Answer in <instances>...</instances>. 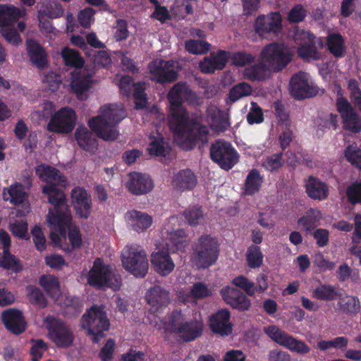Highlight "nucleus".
<instances>
[{
	"instance_id": "4c0bfd02",
	"label": "nucleus",
	"mask_w": 361,
	"mask_h": 361,
	"mask_svg": "<svg viewBox=\"0 0 361 361\" xmlns=\"http://www.w3.org/2000/svg\"><path fill=\"white\" fill-rule=\"evenodd\" d=\"M26 49L33 64L39 68H43L47 66V54L39 44L32 39H27Z\"/></svg>"
},
{
	"instance_id": "5701e85b",
	"label": "nucleus",
	"mask_w": 361,
	"mask_h": 361,
	"mask_svg": "<svg viewBox=\"0 0 361 361\" xmlns=\"http://www.w3.org/2000/svg\"><path fill=\"white\" fill-rule=\"evenodd\" d=\"M71 204L78 217L87 219L91 214L92 199L86 190L80 187L75 188L71 191Z\"/></svg>"
},
{
	"instance_id": "6e6552de",
	"label": "nucleus",
	"mask_w": 361,
	"mask_h": 361,
	"mask_svg": "<svg viewBox=\"0 0 361 361\" xmlns=\"http://www.w3.org/2000/svg\"><path fill=\"white\" fill-rule=\"evenodd\" d=\"M87 283L96 288H109L117 290L121 288V280L114 266L97 258L87 274Z\"/></svg>"
},
{
	"instance_id": "423d86ee",
	"label": "nucleus",
	"mask_w": 361,
	"mask_h": 361,
	"mask_svg": "<svg viewBox=\"0 0 361 361\" xmlns=\"http://www.w3.org/2000/svg\"><path fill=\"white\" fill-rule=\"evenodd\" d=\"M126 116L127 112L121 104H106L99 108L97 116L88 121V125L99 138L113 141L119 136L118 124Z\"/></svg>"
},
{
	"instance_id": "6e6d98bb",
	"label": "nucleus",
	"mask_w": 361,
	"mask_h": 361,
	"mask_svg": "<svg viewBox=\"0 0 361 361\" xmlns=\"http://www.w3.org/2000/svg\"><path fill=\"white\" fill-rule=\"evenodd\" d=\"M0 33L5 40L12 45L18 46L22 43V39L13 25L0 28Z\"/></svg>"
},
{
	"instance_id": "f3484780",
	"label": "nucleus",
	"mask_w": 361,
	"mask_h": 361,
	"mask_svg": "<svg viewBox=\"0 0 361 361\" xmlns=\"http://www.w3.org/2000/svg\"><path fill=\"white\" fill-rule=\"evenodd\" d=\"M63 13V9L61 5L53 1H44L42 7L38 11V18L39 28L41 31L47 35L49 38H52L56 35V30L52 27L49 20L46 18H56L60 17Z\"/></svg>"
},
{
	"instance_id": "774afa93",
	"label": "nucleus",
	"mask_w": 361,
	"mask_h": 361,
	"mask_svg": "<svg viewBox=\"0 0 361 361\" xmlns=\"http://www.w3.org/2000/svg\"><path fill=\"white\" fill-rule=\"evenodd\" d=\"M349 201L355 204L361 202V180L353 183L346 191Z\"/></svg>"
},
{
	"instance_id": "e433bc0d",
	"label": "nucleus",
	"mask_w": 361,
	"mask_h": 361,
	"mask_svg": "<svg viewBox=\"0 0 361 361\" xmlns=\"http://www.w3.org/2000/svg\"><path fill=\"white\" fill-rule=\"evenodd\" d=\"M197 183L196 178L190 170L178 171L172 178L171 185L177 190L183 191L192 189Z\"/></svg>"
},
{
	"instance_id": "0e129e2a",
	"label": "nucleus",
	"mask_w": 361,
	"mask_h": 361,
	"mask_svg": "<svg viewBox=\"0 0 361 361\" xmlns=\"http://www.w3.org/2000/svg\"><path fill=\"white\" fill-rule=\"evenodd\" d=\"M348 161L361 169V149L356 145H350L345 152Z\"/></svg>"
},
{
	"instance_id": "39448f33",
	"label": "nucleus",
	"mask_w": 361,
	"mask_h": 361,
	"mask_svg": "<svg viewBox=\"0 0 361 361\" xmlns=\"http://www.w3.org/2000/svg\"><path fill=\"white\" fill-rule=\"evenodd\" d=\"M169 102V126L175 135V140L178 145H183V130L188 118L185 109L181 105L183 99L190 103L197 102V95L185 83L176 84L168 94Z\"/></svg>"
},
{
	"instance_id": "e2e57ef3",
	"label": "nucleus",
	"mask_w": 361,
	"mask_h": 361,
	"mask_svg": "<svg viewBox=\"0 0 361 361\" xmlns=\"http://www.w3.org/2000/svg\"><path fill=\"white\" fill-rule=\"evenodd\" d=\"M171 11L175 15L183 18L185 15L192 13L190 0H176Z\"/></svg>"
},
{
	"instance_id": "393cba45",
	"label": "nucleus",
	"mask_w": 361,
	"mask_h": 361,
	"mask_svg": "<svg viewBox=\"0 0 361 361\" xmlns=\"http://www.w3.org/2000/svg\"><path fill=\"white\" fill-rule=\"evenodd\" d=\"M122 94L128 95L132 88L134 89L133 97L136 109H143L147 104L146 94L144 92L145 83H133L129 76H122L118 84Z\"/></svg>"
},
{
	"instance_id": "603ef678",
	"label": "nucleus",
	"mask_w": 361,
	"mask_h": 361,
	"mask_svg": "<svg viewBox=\"0 0 361 361\" xmlns=\"http://www.w3.org/2000/svg\"><path fill=\"white\" fill-rule=\"evenodd\" d=\"M185 49L192 54H203L210 49V44L201 39H188L185 42Z\"/></svg>"
},
{
	"instance_id": "a211bd4d",
	"label": "nucleus",
	"mask_w": 361,
	"mask_h": 361,
	"mask_svg": "<svg viewBox=\"0 0 361 361\" xmlns=\"http://www.w3.org/2000/svg\"><path fill=\"white\" fill-rule=\"evenodd\" d=\"M178 64L174 61L156 59L149 64L152 80L158 82H171L176 79Z\"/></svg>"
},
{
	"instance_id": "f8f14e48",
	"label": "nucleus",
	"mask_w": 361,
	"mask_h": 361,
	"mask_svg": "<svg viewBox=\"0 0 361 361\" xmlns=\"http://www.w3.org/2000/svg\"><path fill=\"white\" fill-rule=\"evenodd\" d=\"M44 324L48 330L49 339L58 347L67 348L72 345L74 336L66 324L51 316L44 319Z\"/></svg>"
},
{
	"instance_id": "2eb2a0df",
	"label": "nucleus",
	"mask_w": 361,
	"mask_h": 361,
	"mask_svg": "<svg viewBox=\"0 0 361 361\" xmlns=\"http://www.w3.org/2000/svg\"><path fill=\"white\" fill-rule=\"evenodd\" d=\"M212 160L221 168L229 170L238 161V154L232 145L227 142L217 141L211 147Z\"/></svg>"
},
{
	"instance_id": "473e14b6",
	"label": "nucleus",
	"mask_w": 361,
	"mask_h": 361,
	"mask_svg": "<svg viewBox=\"0 0 361 361\" xmlns=\"http://www.w3.org/2000/svg\"><path fill=\"white\" fill-rule=\"evenodd\" d=\"M125 221L128 227L137 232H142L152 224V218L149 215L136 210L128 212Z\"/></svg>"
},
{
	"instance_id": "c756f323",
	"label": "nucleus",
	"mask_w": 361,
	"mask_h": 361,
	"mask_svg": "<svg viewBox=\"0 0 361 361\" xmlns=\"http://www.w3.org/2000/svg\"><path fill=\"white\" fill-rule=\"evenodd\" d=\"M229 52L226 51L212 53L200 62V68L204 73H211L216 70L223 69L226 64Z\"/></svg>"
},
{
	"instance_id": "9b49d317",
	"label": "nucleus",
	"mask_w": 361,
	"mask_h": 361,
	"mask_svg": "<svg viewBox=\"0 0 361 361\" xmlns=\"http://www.w3.org/2000/svg\"><path fill=\"white\" fill-rule=\"evenodd\" d=\"M81 326L87 331L94 342L98 343L104 338V331L108 330L109 322L102 307L92 306L82 316Z\"/></svg>"
},
{
	"instance_id": "49530a36",
	"label": "nucleus",
	"mask_w": 361,
	"mask_h": 361,
	"mask_svg": "<svg viewBox=\"0 0 361 361\" xmlns=\"http://www.w3.org/2000/svg\"><path fill=\"white\" fill-rule=\"evenodd\" d=\"M327 45L330 52L335 57L343 56L345 51L342 37L338 34H331L328 37Z\"/></svg>"
},
{
	"instance_id": "7ed1b4c3",
	"label": "nucleus",
	"mask_w": 361,
	"mask_h": 361,
	"mask_svg": "<svg viewBox=\"0 0 361 361\" xmlns=\"http://www.w3.org/2000/svg\"><path fill=\"white\" fill-rule=\"evenodd\" d=\"M260 63L244 70L243 75L250 80H264L271 72H279L284 68L292 59V54L286 46L281 43L266 45L259 56Z\"/></svg>"
},
{
	"instance_id": "ddd939ff",
	"label": "nucleus",
	"mask_w": 361,
	"mask_h": 361,
	"mask_svg": "<svg viewBox=\"0 0 361 361\" xmlns=\"http://www.w3.org/2000/svg\"><path fill=\"white\" fill-rule=\"evenodd\" d=\"M76 120V114L72 108H61L51 115L47 130L56 133H69L74 129Z\"/></svg>"
},
{
	"instance_id": "bb28decb",
	"label": "nucleus",
	"mask_w": 361,
	"mask_h": 361,
	"mask_svg": "<svg viewBox=\"0 0 361 361\" xmlns=\"http://www.w3.org/2000/svg\"><path fill=\"white\" fill-rule=\"evenodd\" d=\"M1 319L6 329L14 334H22L26 328V322L20 311L10 308L1 314Z\"/></svg>"
},
{
	"instance_id": "c9c22d12",
	"label": "nucleus",
	"mask_w": 361,
	"mask_h": 361,
	"mask_svg": "<svg viewBox=\"0 0 361 361\" xmlns=\"http://www.w3.org/2000/svg\"><path fill=\"white\" fill-rule=\"evenodd\" d=\"M26 15L25 10L11 4H0V28L13 25V22Z\"/></svg>"
},
{
	"instance_id": "0eeeda50",
	"label": "nucleus",
	"mask_w": 361,
	"mask_h": 361,
	"mask_svg": "<svg viewBox=\"0 0 361 361\" xmlns=\"http://www.w3.org/2000/svg\"><path fill=\"white\" fill-rule=\"evenodd\" d=\"M161 334H175L184 341H190L202 334L203 323L200 320H188L186 315L180 311L173 312L167 322H163L159 318L154 317L150 322Z\"/></svg>"
},
{
	"instance_id": "bf43d9fd",
	"label": "nucleus",
	"mask_w": 361,
	"mask_h": 361,
	"mask_svg": "<svg viewBox=\"0 0 361 361\" xmlns=\"http://www.w3.org/2000/svg\"><path fill=\"white\" fill-rule=\"evenodd\" d=\"M10 231L13 235L19 238L25 239L28 236V225L23 220H16L10 223Z\"/></svg>"
},
{
	"instance_id": "cd10ccee",
	"label": "nucleus",
	"mask_w": 361,
	"mask_h": 361,
	"mask_svg": "<svg viewBox=\"0 0 361 361\" xmlns=\"http://www.w3.org/2000/svg\"><path fill=\"white\" fill-rule=\"evenodd\" d=\"M221 295L228 305L240 311L247 310L251 305L250 300L234 288L226 286L222 288Z\"/></svg>"
},
{
	"instance_id": "2f4dec72",
	"label": "nucleus",
	"mask_w": 361,
	"mask_h": 361,
	"mask_svg": "<svg viewBox=\"0 0 361 361\" xmlns=\"http://www.w3.org/2000/svg\"><path fill=\"white\" fill-rule=\"evenodd\" d=\"M230 314L226 310H221L209 319V326L214 333L227 336L232 331V325L229 321Z\"/></svg>"
},
{
	"instance_id": "a878e982",
	"label": "nucleus",
	"mask_w": 361,
	"mask_h": 361,
	"mask_svg": "<svg viewBox=\"0 0 361 361\" xmlns=\"http://www.w3.org/2000/svg\"><path fill=\"white\" fill-rule=\"evenodd\" d=\"M145 298L149 305V310L153 313L159 312L170 302L169 292L158 286L149 288L146 293Z\"/></svg>"
},
{
	"instance_id": "aec40b11",
	"label": "nucleus",
	"mask_w": 361,
	"mask_h": 361,
	"mask_svg": "<svg viewBox=\"0 0 361 361\" xmlns=\"http://www.w3.org/2000/svg\"><path fill=\"white\" fill-rule=\"evenodd\" d=\"M293 39L298 45V53L300 57L310 61L317 60L320 54L316 49L313 36L304 30L297 29L293 35Z\"/></svg>"
},
{
	"instance_id": "1a4fd4ad",
	"label": "nucleus",
	"mask_w": 361,
	"mask_h": 361,
	"mask_svg": "<svg viewBox=\"0 0 361 361\" xmlns=\"http://www.w3.org/2000/svg\"><path fill=\"white\" fill-rule=\"evenodd\" d=\"M121 259L123 268L134 276L144 277L147 273V255L140 246H126L122 250Z\"/></svg>"
},
{
	"instance_id": "052dcab7",
	"label": "nucleus",
	"mask_w": 361,
	"mask_h": 361,
	"mask_svg": "<svg viewBox=\"0 0 361 361\" xmlns=\"http://www.w3.org/2000/svg\"><path fill=\"white\" fill-rule=\"evenodd\" d=\"M228 59H230L231 63L236 66H244L254 62L255 57L250 54L244 52H229Z\"/></svg>"
},
{
	"instance_id": "f03ea898",
	"label": "nucleus",
	"mask_w": 361,
	"mask_h": 361,
	"mask_svg": "<svg viewBox=\"0 0 361 361\" xmlns=\"http://www.w3.org/2000/svg\"><path fill=\"white\" fill-rule=\"evenodd\" d=\"M180 226L178 216L170 217L164 223L160 235L155 241L156 248L151 255V262L155 271L161 276H168L175 268L169 250H183L189 243L188 235Z\"/></svg>"
},
{
	"instance_id": "58836bf2",
	"label": "nucleus",
	"mask_w": 361,
	"mask_h": 361,
	"mask_svg": "<svg viewBox=\"0 0 361 361\" xmlns=\"http://www.w3.org/2000/svg\"><path fill=\"white\" fill-rule=\"evenodd\" d=\"M39 284L50 298L61 303V290L59 279L56 276L44 275L39 279Z\"/></svg>"
},
{
	"instance_id": "4d7b16f0",
	"label": "nucleus",
	"mask_w": 361,
	"mask_h": 361,
	"mask_svg": "<svg viewBox=\"0 0 361 361\" xmlns=\"http://www.w3.org/2000/svg\"><path fill=\"white\" fill-rule=\"evenodd\" d=\"M247 261L250 267H259L263 261V255L258 246H251L247 252Z\"/></svg>"
},
{
	"instance_id": "c03bdc74",
	"label": "nucleus",
	"mask_w": 361,
	"mask_h": 361,
	"mask_svg": "<svg viewBox=\"0 0 361 361\" xmlns=\"http://www.w3.org/2000/svg\"><path fill=\"white\" fill-rule=\"evenodd\" d=\"M263 178L257 170H252L247 174L245 183V192L247 195L257 192L262 183Z\"/></svg>"
},
{
	"instance_id": "864d4df0",
	"label": "nucleus",
	"mask_w": 361,
	"mask_h": 361,
	"mask_svg": "<svg viewBox=\"0 0 361 361\" xmlns=\"http://www.w3.org/2000/svg\"><path fill=\"white\" fill-rule=\"evenodd\" d=\"M338 295V293L332 286H320L312 291V297L317 300H333Z\"/></svg>"
},
{
	"instance_id": "680f3d73",
	"label": "nucleus",
	"mask_w": 361,
	"mask_h": 361,
	"mask_svg": "<svg viewBox=\"0 0 361 361\" xmlns=\"http://www.w3.org/2000/svg\"><path fill=\"white\" fill-rule=\"evenodd\" d=\"M314 265L319 269L320 271H327L335 268V262L330 261L322 252H317L314 257Z\"/></svg>"
},
{
	"instance_id": "a19ab883",
	"label": "nucleus",
	"mask_w": 361,
	"mask_h": 361,
	"mask_svg": "<svg viewBox=\"0 0 361 361\" xmlns=\"http://www.w3.org/2000/svg\"><path fill=\"white\" fill-rule=\"evenodd\" d=\"M149 139L147 151L150 155L165 157L169 153V147L159 133L150 136Z\"/></svg>"
},
{
	"instance_id": "79ce46f5",
	"label": "nucleus",
	"mask_w": 361,
	"mask_h": 361,
	"mask_svg": "<svg viewBox=\"0 0 361 361\" xmlns=\"http://www.w3.org/2000/svg\"><path fill=\"white\" fill-rule=\"evenodd\" d=\"M322 218V214L319 209L311 208L306 212L305 215L298 219V225L305 231H310Z\"/></svg>"
},
{
	"instance_id": "c85d7f7f",
	"label": "nucleus",
	"mask_w": 361,
	"mask_h": 361,
	"mask_svg": "<svg viewBox=\"0 0 361 361\" xmlns=\"http://www.w3.org/2000/svg\"><path fill=\"white\" fill-rule=\"evenodd\" d=\"M93 83L91 74H87L84 70L76 71L72 76L71 88L78 98L83 99L86 96L85 93L92 87Z\"/></svg>"
},
{
	"instance_id": "de8ad7c7",
	"label": "nucleus",
	"mask_w": 361,
	"mask_h": 361,
	"mask_svg": "<svg viewBox=\"0 0 361 361\" xmlns=\"http://www.w3.org/2000/svg\"><path fill=\"white\" fill-rule=\"evenodd\" d=\"M252 92V87L246 82H240L233 86L229 91L228 99L235 102L240 99L250 95Z\"/></svg>"
},
{
	"instance_id": "09e8293b",
	"label": "nucleus",
	"mask_w": 361,
	"mask_h": 361,
	"mask_svg": "<svg viewBox=\"0 0 361 361\" xmlns=\"http://www.w3.org/2000/svg\"><path fill=\"white\" fill-rule=\"evenodd\" d=\"M61 56L66 66H70L78 68L82 67L84 64L83 59L76 51L71 48H64L61 51Z\"/></svg>"
},
{
	"instance_id": "37998d69",
	"label": "nucleus",
	"mask_w": 361,
	"mask_h": 361,
	"mask_svg": "<svg viewBox=\"0 0 361 361\" xmlns=\"http://www.w3.org/2000/svg\"><path fill=\"white\" fill-rule=\"evenodd\" d=\"M338 305L341 311L350 314H356L360 310V300L353 295H346L341 297Z\"/></svg>"
},
{
	"instance_id": "338daca9",
	"label": "nucleus",
	"mask_w": 361,
	"mask_h": 361,
	"mask_svg": "<svg viewBox=\"0 0 361 361\" xmlns=\"http://www.w3.org/2000/svg\"><path fill=\"white\" fill-rule=\"evenodd\" d=\"M31 233L36 248L40 252L44 251L46 249L47 244L42 228L38 226H35L32 228Z\"/></svg>"
},
{
	"instance_id": "f257e3e1",
	"label": "nucleus",
	"mask_w": 361,
	"mask_h": 361,
	"mask_svg": "<svg viewBox=\"0 0 361 361\" xmlns=\"http://www.w3.org/2000/svg\"><path fill=\"white\" fill-rule=\"evenodd\" d=\"M42 192L47 196L48 202L54 207L53 209H49L47 216L51 243L54 246L68 252V239L73 249L80 248L82 245V237L78 228L72 224V217L65 193L54 184L44 185L42 188Z\"/></svg>"
},
{
	"instance_id": "72a5a7b5",
	"label": "nucleus",
	"mask_w": 361,
	"mask_h": 361,
	"mask_svg": "<svg viewBox=\"0 0 361 361\" xmlns=\"http://www.w3.org/2000/svg\"><path fill=\"white\" fill-rule=\"evenodd\" d=\"M305 192L309 197L314 200H323L329 196V187L319 178L310 176L305 180Z\"/></svg>"
},
{
	"instance_id": "69168bd1",
	"label": "nucleus",
	"mask_w": 361,
	"mask_h": 361,
	"mask_svg": "<svg viewBox=\"0 0 361 361\" xmlns=\"http://www.w3.org/2000/svg\"><path fill=\"white\" fill-rule=\"evenodd\" d=\"M348 91L350 98L355 105L361 111V90L358 83L355 80H350L348 82Z\"/></svg>"
},
{
	"instance_id": "4be33fe9",
	"label": "nucleus",
	"mask_w": 361,
	"mask_h": 361,
	"mask_svg": "<svg viewBox=\"0 0 361 361\" xmlns=\"http://www.w3.org/2000/svg\"><path fill=\"white\" fill-rule=\"evenodd\" d=\"M281 16L279 13H271L267 16H259L255 21V32L264 38L271 34L276 35L281 29Z\"/></svg>"
},
{
	"instance_id": "b1692460",
	"label": "nucleus",
	"mask_w": 361,
	"mask_h": 361,
	"mask_svg": "<svg viewBox=\"0 0 361 361\" xmlns=\"http://www.w3.org/2000/svg\"><path fill=\"white\" fill-rule=\"evenodd\" d=\"M126 185L131 193L137 195L146 194L150 192L154 187L149 176L138 172H132L128 174Z\"/></svg>"
},
{
	"instance_id": "20e7f679",
	"label": "nucleus",
	"mask_w": 361,
	"mask_h": 361,
	"mask_svg": "<svg viewBox=\"0 0 361 361\" xmlns=\"http://www.w3.org/2000/svg\"><path fill=\"white\" fill-rule=\"evenodd\" d=\"M208 124L216 132L224 130L228 126V121L226 114L221 111L214 104L208 106L204 121H195L189 123L186 119V125L184 128V136L182 138L183 145H179L182 148L188 150L192 148L195 142L200 140L202 142L207 140L206 135L208 133V128L204 125Z\"/></svg>"
},
{
	"instance_id": "4468645a",
	"label": "nucleus",
	"mask_w": 361,
	"mask_h": 361,
	"mask_svg": "<svg viewBox=\"0 0 361 361\" xmlns=\"http://www.w3.org/2000/svg\"><path fill=\"white\" fill-rule=\"evenodd\" d=\"M264 331L274 341L288 350L300 354L308 353L310 348L302 341L297 340L274 325L264 327Z\"/></svg>"
},
{
	"instance_id": "8fccbe9b",
	"label": "nucleus",
	"mask_w": 361,
	"mask_h": 361,
	"mask_svg": "<svg viewBox=\"0 0 361 361\" xmlns=\"http://www.w3.org/2000/svg\"><path fill=\"white\" fill-rule=\"evenodd\" d=\"M26 294L29 302L39 308H44L47 305V301L42 291L34 286H28L26 288Z\"/></svg>"
},
{
	"instance_id": "3c124183",
	"label": "nucleus",
	"mask_w": 361,
	"mask_h": 361,
	"mask_svg": "<svg viewBox=\"0 0 361 361\" xmlns=\"http://www.w3.org/2000/svg\"><path fill=\"white\" fill-rule=\"evenodd\" d=\"M0 267L15 272H18L22 269L19 261L9 251H3L0 254Z\"/></svg>"
},
{
	"instance_id": "412c9836",
	"label": "nucleus",
	"mask_w": 361,
	"mask_h": 361,
	"mask_svg": "<svg viewBox=\"0 0 361 361\" xmlns=\"http://www.w3.org/2000/svg\"><path fill=\"white\" fill-rule=\"evenodd\" d=\"M336 106L345 128L353 133L361 131V117L355 113L348 100L339 97Z\"/></svg>"
},
{
	"instance_id": "a18cd8bd",
	"label": "nucleus",
	"mask_w": 361,
	"mask_h": 361,
	"mask_svg": "<svg viewBox=\"0 0 361 361\" xmlns=\"http://www.w3.org/2000/svg\"><path fill=\"white\" fill-rule=\"evenodd\" d=\"M348 344V339L345 336H339L331 340H322L317 343V348L322 351H326L332 348L344 350Z\"/></svg>"
},
{
	"instance_id": "13d9d810",
	"label": "nucleus",
	"mask_w": 361,
	"mask_h": 361,
	"mask_svg": "<svg viewBox=\"0 0 361 361\" xmlns=\"http://www.w3.org/2000/svg\"><path fill=\"white\" fill-rule=\"evenodd\" d=\"M61 78L54 72H49L42 80L44 88L54 92L57 91L61 83Z\"/></svg>"
},
{
	"instance_id": "dca6fc26",
	"label": "nucleus",
	"mask_w": 361,
	"mask_h": 361,
	"mask_svg": "<svg viewBox=\"0 0 361 361\" xmlns=\"http://www.w3.org/2000/svg\"><path fill=\"white\" fill-rule=\"evenodd\" d=\"M318 91V87L307 73L299 72L290 80V94L297 99L315 96Z\"/></svg>"
},
{
	"instance_id": "6ab92c4d",
	"label": "nucleus",
	"mask_w": 361,
	"mask_h": 361,
	"mask_svg": "<svg viewBox=\"0 0 361 361\" xmlns=\"http://www.w3.org/2000/svg\"><path fill=\"white\" fill-rule=\"evenodd\" d=\"M2 197L4 201H8L18 206L22 205L23 209L17 210L16 216H25L30 212L27 194L21 184L15 183L8 188H4L2 190Z\"/></svg>"
},
{
	"instance_id": "7c9ffc66",
	"label": "nucleus",
	"mask_w": 361,
	"mask_h": 361,
	"mask_svg": "<svg viewBox=\"0 0 361 361\" xmlns=\"http://www.w3.org/2000/svg\"><path fill=\"white\" fill-rule=\"evenodd\" d=\"M229 52L226 51L212 53L200 62V68L204 73H211L216 70L223 69L226 64Z\"/></svg>"
},
{
	"instance_id": "f704fd0d",
	"label": "nucleus",
	"mask_w": 361,
	"mask_h": 361,
	"mask_svg": "<svg viewBox=\"0 0 361 361\" xmlns=\"http://www.w3.org/2000/svg\"><path fill=\"white\" fill-rule=\"evenodd\" d=\"M37 176L44 182L56 181L61 186L66 187V178L56 169L46 164H40L35 169Z\"/></svg>"
},
{
	"instance_id": "ea45409f",
	"label": "nucleus",
	"mask_w": 361,
	"mask_h": 361,
	"mask_svg": "<svg viewBox=\"0 0 361 361\" xmlns=\"http://www.w3.org/2000/svg\"><path fill=\"white\" fill-rule=\"evenodd\" d=\"M78 145L85 151H92L96 147V140L85 126H78L75 132Z\"/></svg>"
},
{
	"instance_id": "9d476101",
	"label": "nucleus",
	"mask_w": 361,
	"mask_h": 361,
	"mask_svg": "<svg viewBox=\"0 0 361 361\" xmlns=\"http://www.w3.org/2000/svg\"><path fill=\"white\" fill-rule=\"evenodd\" d=\"M192 263L197 268H207L216 262L219 256V243L210 235H202L194 245Z\"/></svg>"
},
{
	"instance_id": "5fc2aeb1",
	"label": "nucleus",
	"mask_w": 361,
	"mask_h": 361,
	"mask_svg": "<svg viewBox=\"0 0 361 361\" xmlns=\"http://www.w3.org/2000/svg\"><path fill=\"white\" fill-rule=\"evenodd\" d=\"M55 109V105L53 102H44L38 109L33 111L30 115L32 121L40 122L49 115H51Z\"/></svg>"
}]
</instances>
